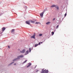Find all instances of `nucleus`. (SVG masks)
Here are the masks:
<instances>
[{
    "mask_svg": "<svg viewBox=\"0 0 73 73\" xmlns=\"http://www.w3.org/2000/svg\"><path fill=\"white\" fill-rule=\"evenodd\" d=\"M44 12L45 11H43L42 13H41L40 14V16L41 17H43V15H44Z\"/></svg>",
    "mask_w": 73,
    "mask_h": 73,
    "instance_id": "obj_1",
    "label": "nucleus"
},
{
    "mask_svg": "<svg viewBox=\"0 0 73 73\" xmlns=\"http://www.w3.org/2000/svg\"><path fill=\"white\" fill-rule=\"evenodd\" d=\"M35 36H36V33H34L33 35V36H31V38H33L35 39Z\"/></svg>",
    "mask_w": 73,
    "mask_h": 73,
    "instance_id": "obj_2",
    "label": "nucleus"
},
{
    "mask_svg": "<svg viewBox=\"0 0 73 73\" xmlns=\"http://www.w3.org/2000/svg\"><path fill=\"white\" fill-rule=\"evenodd\" d=\"M26 23L27 24H28V25H31V23H30V21H26Z\"/></svg>",
    "mask_w": 73,
    "mask_h": 73,
    "instance_id": "obj_3",
    "label": "nucleus"
},
{
    "mask_svg": "<svg viewBox=\"0 0 73 73\" xmlns=\"http://www.w3.org/2000/svg\"><path fill=\"white\" fill-rule=\"evenodd\" d=\"M54 7H55L57 9H59V7H58V6H57V5H54Z\"/></svg>",
    "mask_w": 73,
    "mask_h": 73,
    "instance_id": "obj_4",
    "label": "nucleus"
},
{
    "mask_svg": "<svg viewBox=\"0 0 73 73\" xmlns=\"http://www.w3.org/2000/svg\"><path fill=\"white\" fill-rule=\"evenodd\" d=\"M25 49H23V51H21L20 52L21 53H25Z\"/></svg>",
    "mask_w": 73,
    "mask_h": 73,
    "instance_id": "obj_5",
    "label": "nucleus"
},
{
    "mask_svg": "<svg viewBox=\"0 0 73 73\" xmlns=\"http://www.w3.org/2000/svg\"><path fill=\"white\" fill-rule=\"evenodd\" d=\"M5 30V27H3L2 30L3 32H4Z\"/></svg>",
    "mask_w": 73,
    "mask_h": 73,
    "instance_id": "obj_6",
    "label": "nucleus"
},
{
    "mask_svg": "<svg viewBox=\"0 0 73 73\" xmlns=\"http://www.w3.org/2000/svg\"><path fill=\"white\" fill-rule=\"evenodd\" d=\"M29 53V51L28 50H27V51L26 52V53L25 54V55H27V54H28Z\"/></svg>",
    "mask_w": 73,
    "mask_h": 73,
    "instance_id": "obj_7",
    "label": "nucleus"
},
{
    "mask_svg": "<svg viewBox=\"0 0 73 73\" xmlns=\"http://www.w3.org/2000/svg\"><path fill=\"white\" fill-rule=\"evenodd\" d=\"M17 60H18V58H16L13 60V61H17Z\"/></svg>",
    "mask_w": 73,
    "mask_h": 73,
    "instance_id": "obj_8",
    "label": "nucleus"
},
{
    "mask_svg": "<svg viewBox=\"0 0 73 73\" xmlns=\"http://www.w3.org/2000/svg\"><path fill=\"white\" fill-rule=\"evenodd\" d=\"M30 23H35V21H32V20H29Z\"/></svg>",
    "mask_w": 73,
    "mask_h": 73,
    "instance_id": "obj_9",
    "label": "nucleus"
},
{
    "mask_svg": "<svg viewBox=\"0 0 73 73\" xmlns=\"http://www.w3.org/2000/svg\"><path fill=\"white\" fill-rule=\"evenodd\" d=\"M20 56V58H23V57H24V55H21Z\"/></svg>",
    "mask_w": 73,
    "mask_h": 73,
    "instance_id": "obj_10",
    "label": "nucleus"
},
{
    "mask_svg": "<svg viewBox=\"0 0 73 73\" xmlns=\"http://www.w3.org/2000/svg\"><path fill=\"white\" fill-rule=\"evenodd\" d=\"M31 65H32L31 63H30V64H29V65L27 66V67L28 68V67H29V66H31Z\"/></svg>",
    "mask_w": 73,
    "mask_h": 73,
    "instance_id": "obj_11",
    "label": "nucleus"
},
{
    "mask_svg": "<svg viewBox=\"0 0 73 73\" xmlns=\"http://www.w3.org/2000/svg\"><path fill=\"white\" fill-rule=\"evenodd\" d=\"M13 32H15V29H13L11 31V33H13Z\"/></svg>",
    "mask_w": 73,
    "mask_h": 73,
    "instance_id": "obj_12",
    "label": "nucleus"
},
{
    "mask_svg": "<svg viewBox=\"0 0 73 73\" xmlns=\"http://www.w3.org/2000/svg\"><path fill=\"white\" fill-rule=\"evenodd\" d=\"M17 58H18V60H19V59H20V56H17Z\"/></svg>",
    "mask_w": 73,
    "mask_h": 73,
    "instance_id": "obj_13",
    "label": "nucleus"
},
{
    "mask_svg": "<svg viewBox=\"0 0 73 73\" xmlns=\"http://www.w3.org/2000/svg\"><path fill=\"white\" fill-rule=\"evenodd\" d=\"M50 22H47L46 23V24L48 25V24H50Z\"/></svg>",
    "mask_w": 73,
    "mask_h": 73,
    "instance_id": "obj_14",
    "label": "nucleus"
},
{
    "mask_svg": "<svg viewBox=\"0 0 73 73\" xmlns=\"http://www.w3.org/2000/svg\"><path fill=\"white\" fill-rule=\"evenodd\" d=\"M54 5H53L52 6H51V7L52 8H53V7H54Z\"/></svg>",
    "mask_w": 73,
    "mask_h": 73,
    "instance_id": "obj_15",
    "label": "nucleus"
},
{
    "mask_svg": "<svg viewBox=\"0 0 73 73\" xmlns=\"http://www.w3.org/2000/svg\"><path fill=\"white\" fill-rule=\"evenodd\" d=\"M48 70H46L45 73H48Z\"/></svg>",
    "mask_w": 73,
    "mask_h": 73,
    "instance_id": "obj_16",
    "label": "nucleus"
},
{
    "mask_svg": "<svg viewBox=\"0 0 73 73\" xmlns=\"http://www.w3.org/2000/svg\"><path fill=\"white\" fill-rule=\"evenodd\" d=\"M46 70H43V73H45V71H46Z\"/></svg>",
    "mask_w": 73,
    "mask_h": 73,
    "instance_id": "obj_17",
    "label": "nucleus"
},
{
    "mask_svg": "<svg viewBox=\"0 0 73 73\" xmlns=\"http://www.w3.org/2000/svg\"><path fill=\"white\" fill-rule=\"evenodd\" d=\"M38 44H36L35 45V47H36V46H38Z\"/></svg>",
    "mask_w": 73,
    "mask_h": 73,
    "instance_id": "obj_18",
    "label": "nucleus"
},
{
    "mask_svg": "<svg viewBox=\"0 0 73 73\" xmlns=\"http://www.w3.org/2000/svg\"><path fill=\"white\" fill-rule=\"evenodd\" d=\"M27 60H26L25 62H24L23 63V64H24V63H25V62H27Z\"/></svg>",
    "mask_w": 73,
    "mask_h": 73,
    "instance_id": "obj_19",
    "label": "nucleus"
},
{
    "mask_svg": "<svg viewBox=\"0 0 73 73\" xmlns=\"http://www.w3.org/2000/svg\"><path fill=\"white\" fill-rule=\"evenodd\" d=\"M58 27H59V25H58L56 27V28L57 29V28H58Z\"/></svg>",
    "mask_w": 73,
    "mask_h": 73,
    "instance_id": "obj_20",
    "label": "nucleus"
},
{
    "mask_svg": "<svg viewBox=\"0 0 73 73\" xmlns=\"http://www.w3.org/2000/svg\"><path fill=\"white\" fill-rule=\"evenodd\" d=\"M51 33L52 34V35H54V32H52Z\"/></svg>",
    "mask_w": 73,
    "mask_h": 73,
    "instance_id": "obj_21",
    "label": "nucleus"
},
{
    "mask_svg": "<svg viewBox=\"0 0 73 73\" xmlns=\"http://www.w3.org/2000/svg\"><path fill=\"white\" fill-rule=\"evenodd\" d=\"M42 35L41 34H40L39 35V36H41Z\"/></svg>",
    "mask_w": 73,
    "mask_h": 73,
    "instance_id": "obj_22",
    "label": "nucleus"
},
{
    "mask_svg": "<svg viewBox=\"0 0 73 73\" xmlns=\"http://www.w3.org/2000/svg\"><path fill=\"white\" fill-rule=\"evenodd\" d=\"M43 71H44V69H42V71L40 73H43Z\"/></svg>",
    "mask_w": 73,
    "mask_h": 73,
    "instance_id": "obj_23",
    "label": "nucleus"
},
{
    "mask_svg": "<svg viewBox=\"0 0 73 73\" xmlns=\"http://www.w3.org/2000/svg\"><path fill=\"white\" fill-rule=\"evenodd\" d=\"M29 52H31V48H29Z\"/></svg>",
    "mask_w": 73,
    "mask_h": 73,
    "instance_id": "obj_24",
    "label": "nucleus"
},
{
    "mask_svg": "<svg viewBox=\"0 0 73 73\" xmlns=\"http://www.w3.org/2000/svg\"><path fill=\"white\" fill-rule=\"evenodd\" d=\"M66 15H67V14H66V13L64 15L65 17V16H66Z\"/></svg>",
    "mask_w": 73,
    "mask_h": 73,
    "instance_id": "obj_25",
    "label": "nucleus"
},
{
    "mask_svg": "<svg viewBox=\"0 0 73 73\" xmlns=\"http://www.w3.org/2000/svg\"><path fill=\"white\" fill-rule=\"evenodd\" d=\"M39 23H39V22H38V23L36 22L35 23V24H39Z\"/></svg>",
    "mask_w": 73,
    "mask_h": 73,
    "instance_id": "obj_26",
    "label": "nucleus"
},
{
    "mask_svg": "<svg viewBox=\"0 0 73 73\" xmlns=\"http://www.w3.org/2000/svg\"><path fill=\"white\" fill-rule=\"evenodd\" d=\"M55 20V18H54L53 19V21H54Z\"/></svg>",
    "mask_w": 73,
    "mask_h": 73,
    "instance_id": "obj_27",
    "label": "nucleus"
},
{
    "mask_svg": "<svg viewBox=\"0 0 73 73\" xmlns=\"http://www.w3.org/2000/svg\"><path fill=\"white\" fill-rule=\"evenodd\" d=\"M14 65H16V63H15Z\"/></svg>",
    "mask_w": 73,
    "mask_h": 73,
    "instance_id": "obj_28",
    "label": "nucleus"
},
{
    "mask_svg": "<svg viewBox=\"0 0 73 73\" xmlns=\"http://www.w3.org/2000/svg\"><path fill=\"white\" fill-rule=\"evenodd\" d=\"M38 44H39V45H40V42H39L38 43Z\"/></svg>",
    "mask_w": 73,
    "mask_h": 73,
    "instance_id": "obj_29",
    "label": "nucleus"
},
{
    "mask_svg": "<svg viewBox=\"0 0 73 73\" xmlns=\"http://www.w3.org/2000/svg\"><path fill=\"white\" fill-rule=\"evenodd\" d=\"M8 48H10V47L9 46H8Z\"/></svg>",
    "mask_w": 73,
    "mask_h": 73,
    "instance_id": "obj_30",
    "label": "nucleus"
},
{
    "mask_svg": "<svg viewBox=\"0 0 73 73\" xmlns=\"http://www.w3.org/2000/svg\"><path fill=\"white\" fill-rule=\"evenodd\" d=\"M12 63H14V62H13L11 63L10 64H12Z\"/></svg>",
    "mask_w": 73,
    "mask_h": 73,
    "instance_id": "obj_31",
    "label": "nucleus"
},
{
    "mask_svg": "<svg viewBox=\"0 0 73 73\" xmlns=\"http://www.w3.org/2000/svg\"><path fill=\"white\" fill-rule=\"evenodd\" d=\"M40 43H41V44H42V42H40Z\"/></svg>",
    "mask_w": 73,
    "mask_h": 73,
    "instance_id": "obj_32",
    "label": "nucleus"
},
{
    "mask_svg": "<svg viewBox=\"0 0 73 73\" xmlns=\"http://www.w3.org/2000/svg\"><path fill=\"white\" fill-rule=\"evenodd\" d=\"M38 71V70H37L36 71V72H37V71Z\"/></svg>",
    "mask_w": 73,
    "mask_h": 73,
    "instance_id": "obj_33",
    "label": "nucleus"
}]
</instances>
